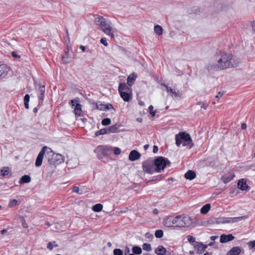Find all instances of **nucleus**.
Listing matches in <instances>:
<instances>
[{
    "label": "nucleus",
    "mask_w": 255,
    "mask_h": 255,
    "mask_svg": "<svg viewBox=\"0 0 255 255\" xmlns=\"http://www.w3.org/2000/svg\"><path fill=\"white\" fill-rule=\"evenodd\" d=\"M121 97L125 102H128L131 98V94L126 92H121L119 93Z\"/></svg>",
    "instance_id": "412c9836"
},
{
    "label": "nucleus",
    "mask_w": 255,
    "mask_h": 255,
    "mask_svg": "<svg viewBox=\"0 0 255 255\" xmlns=\"http://www.w3.org/2000/svg\"><path fill=\"white\" fill-rule=\"evenodd\" d=\"M240 62L239 58L232 54L217 52L211 59L207 69L209 71H218L235 68L238 66Z\"/></svg>",
    "instance_id": "f257e3e1"
},
{
    "label": "nucleus",
    "mask_w": 255,
    "mask_h": 255,
    "mask_svg": "<svg viewBox=\"0 0 255 255\" xmlns=\"http://www.w3.org/2000/svg\"><path fill=\"white\" fill-rule=\"evenodd\" d=\"M114 107L113 106V105L111 104H106V107H105V111L106 110H110V109H113Z\"/></svg>",
    "instance_id": "4d7b16f0"
},
{
    "label": "nucleus",
    "mask_w": 255,
    "mask_h": 255,
    "mask_svg": "<svg viewBox=\"0 0 255 255\" xmlns=\"http://www.w3.org/2000/svg\"><path fill=\"white\" fill-rule=\"evenodd\" d=\"M143 171L147 173L152 174L155 171L154 161L152 159H148L142 163Z\"/></svg>",
    "instance_id": "0eeeda50"
},
{
    "label": "nucleus",
    "mask_w": 255,
    "mask_h": 255,
    "mask_svg": "<svg viewBox=\"0 0 255 255\" xmlns=\"http://www.w3.org/2000/svg\"><path fill=\"white\" fill-rule=\"evenodd\" d=\"M46 158L49 165L60 164L63 163L65 160L64 157L62 155L59 153L55 154L51 150L47 152Z\"/></svg>",
    "instance_id": "39448f33"
},
{
    "label": "nucleus",
    "mask_w": 255,
    "mask_h": 255,
    "mask_svg": "<svg viewBox=\"0 0 255 255\" xmlns=\"http://www.w3.org/2000/svg\"><path fill=\"white\" fill-rule=\"evenodd\" d=\"M97 149L104 156H110L113 153V147L110 145H99Z\"/></svg>",
    "instance_id": "6e6552de"
},
{
    "label": "nucleus",
    "mask_w": 255,
    "mask_h": 255,
    "mask_svg": "<svg viewBox=\"0 0 255 255\" xmlns=\"http://www.w3.org/2000/svg\"><path fill=\"white\" fill-rule=\"evenodd\" d=\"M29 96L28 94H26L24 97V106L25 108L26 109H29V104L28 103L29 102Z\"/></svg>",
    "instance_id": "f704fd0d"
},
{
    "label": "nucleus",
    "mask_w": 255,
    "mask_h": 255,
    "mask_svg": "<svg viewBox=\"0 0 255 255\" xmlns=\"http://www.w3.org/2000/svg\"><path fill=\"white\" fill-rule=\"evenodd\" d=\"M114 255H123V252L119 249H116L113 251Z\"/></svg>",
    "instance_id": "37998d69"
},
{
    "label": "nucleus",
    "mask_w": 255,
    "mask_h": 255,
    "mask_svg": "<svg viewBox=\"0 0 255 255\" xmlns=\"http://www.w3.org/2000/svg\"><path fill=\"white\" fill-rule=\"evenodd\" d=\"M119 126L117 124H115V125L110 126L108 128H106L107 129V132L108 134L111 133H116L118 132V128Z\"/></svg>",
    "instance_id": "b1692460"
},
{
    "label": "nucleus",
    "mask_w": 255,
    "mask_h": 255,
    "mask_svg": "<svg viewBox=\"0 0 255 255\" xmlns=\"http://www.w3.org/2000/svg\"><path fill=\"white\" fill-rule=\"evenodd\" d=\"M173 221V216H168L163 219L162 223L166 227L171 228Z\"/></svg>",
    "instance_id": "ddd939ff"
},
{
    "label": "nucleus",
    "mask_w": 255,
    "mask_h": 255,
    "mask_svg": "<svg viewBox=\"0 0 255 255\" xmlns=\"http://www.w3.org/2000/svg\"><path fill=\"white\" fill-rule=\"evenodd\" d=\"M243 217H234V218H230V217H224L223 218V221H221L220 222H222V224L225 223H235L239 222L243 219Z\"/></svg>",
    "instance_id": "f8f14e48"
},
{
    "label": "nucleus",
    "mask_w": 255,
    "mask_h": 255,
    "mask_svg": "<svg viewBox=\"0 0 255 255\" xmlns=\"http://www.w3.org/2000/svg\"><path fill=\"white\" fill-rule=\"evenodd\" d=\"M242 251L241 248L239 247H234L227 252V255H239Z\"/></svg>",
    "instance_id": "f3484780"
},
{
    "label": "nucleus",
    "mask_w": 255,
    "mask_h": 255,
    "mask_svg": "<svg viewBox=\"0 0 255 255\" xmlns=\"http://www.w3.org/2000/svg\"><path fill=\"white\" fill-rule=\"evenodd\" d=\"M95 23L99 29L112 38L115 36L116 29L111 26V23L103 16L98 15L95 18Z\"/></svg>",
    "instance_id": "f03ea898"
},
{
    "label": "nucleus",
    "mask_w": 255,
    "mask_h": 255,
    "mask_svg": "<svg viewBox=\"0 0 255 255\" xmlns=\"http://www.w3.org/2000/svg\"><path fill=\"white\" fill-rule=\"evenodd\" d=\"M105 134H108L107 132V128H102L99 130L95 132V135L96 136H99L100 135H103Z\"/></svg>",
    "instance_id": "c9c22d12"
},
{
    "label": "nucleus",
    "mask_w": 255,
    "mask_h": 255,
    "mask_svg": "<svg viewBox=\"0 0 255 255\" xmlns=\"http://www.w3.org/2000/svg\"><path fill=\"white\" fill-rule=\"evenodd\" d=\"M47 148L46 146L43 147L41 151L39 152L35 161V165L36 167L40 166L42 163V160L44 154L45 153L46 149Z\"/></svg>",
    "instance_id": "9d476101"
},
{
    "label": "nucleus",
    "mask_w": 255,
    "mask_h": 255,
    "mask_svg": "<svg viewBox=\"0 0 255 255\" xmlns=\"http://www.w3.org/2000/svg\"><path fill=\"white\" fill-rule=\"evenodd\" d=\"M10 172V170L9 167H4L2 169L0 170V175L3 177H5L7 176Z\"/></svg>",
    "instance_id": "c756f323"
},
{
    "label": "nucleus",
    "mask_w": 255,
    "mask_h": 255,
    "mask_svg": "<svg viewBox=\"0 0 255 255\" xmlns=\"http://www.w3.org/2000/svg\"><path fill=\"white\" fill-rule=\"evenodd\" d=\"M54 246L56 247L58 246V245L56 244V242L55 241H54L53 242H49L47 245V248L49 250H52L53 249Z\"/></svg>",
    "instance_id": "a19ab883"
},
{
    "label": "nucleus",
    "mask_w": 255,
    "mask_h": 255,
    "mask_svg": "<svg viewBox=\"0 0 255 255\" xmlns=\"http://www.w3.org/2000/svg\"><path fill=\"white\" fill-rule=\"evenodd\" d=\"M158 149V147L156 145H154L153 147V152L154 153H157Z\"/></svg>",
    "instance_id": "bf43d9fd"
},
{
    "label": "nucleus",
    "mask_w": 255,
    "mask_h": 255,
    "mask_svg": "<svg viewBox=\"0 0 255 255\" xmlns=\"http://www.w3.org/2000/svg\"><path fill=\"white\" fill-rule=\"evenodd\" d=\"M155 166V172L160 173L163 171L166 167H169L171 165L170 161L163 156H158L154 160Z\"/></svg>",
    "instance_id": "20e7f679"
},
{
    "label": "nucleus",
    "mask_w": 255,
    "mask_h": 255,
    "mask_svg": "<svg viewBox=\"0 0 255 255\" xmlns=\"http://www.w3.org/2000/svg\"><path fill=\"white\" fill-rule=\"evenodd\" d=\"M8 69L4 65H0V77L3 78L7 75Z\"/></svg>",
    "instance_id": "4be33fe9"
},
{
    "label": "nucleus",
    "mask_w": 255,
    "mask_h": 255,
    "mask_svg": "<svg viewBox=\"0 0 255 255\" xmlns=\"http://www.w3.org/2000/svg\"><path fill=\"white\" fill-rule=\"evenodd\" d=\"M72 191L73 192H75V193H78L79 194H82V192H79V188L78 186H73L72 188Z\"/></svg>",
    "instance_id": "de8ad7c7"
},
{
    "label": "nucleus",
    "mask_w": 255,
    "mask_h": 255,
    "mask_svg": "<svg viewBox=\"0 0 255 255\" xmlns=\"http://www.w3.org/2000/svg\"><path fill=\"white\" fill-rule=\"evenodd\" d=\"M163 236V232L161 230H157L155 232V236L157 238H161Z\"/></svg>",
    "instance_id": "4c0bfd02"
},
{
    "label": "nucleus",
    "mask_w": 255,
    "mask_h": 255,
    "mask_svg": "<svg viewBox=\"0 0 255 255\" xmlns=\"http://www.w3.org/2000/svg\"><path fill=\"white\" fill-rule=\"evenodd\" d=\"M142 249L146 251H150L151 250V246L149 244L144 243L142 245Z\"/></svg>",
    "instance_id": "ea45409f"
},
{
    "label": "nucleus",
    "mask_w": 255,
    "mask_h": 255,
    "mask_svg": "<svg viewBox=\"0 0 255 255\" xmlns=\"http://www.w3.org/2000/svg\"><path fill=\"white\" fill-rule=\"evenodd\" d=\"M39 105L41 104L44 100V94L45 92V87L44 85H41L39 87Z\"/></svg>",
    "instance_id": "dca6fc26"
},
{
    "label": "nucleus",
    "mask_w": 255,
    "mask_h": 255,
    "mask_svg": "<svg viewBox=\"0 0 255 255\" xmlns=\"http://www.w3.org/2000/svg\"><path fill=\"white\" fill-rule=\"evenodd\" d=\"M79 48L82 50L83 52H84L86 50V47L83 45H80Z\"/></svg>",
    "instance_id": "774afa93"
},
{
    "label": "nucleus",
    "mask_w": 255,
    "mask_h": 255,
    "mask_svg": "<svg viewBox=\"0 0 255 255\" xmlns=\"http://www.w3.org/2000/svg\"><path fill=\"white\" fill-rule=\"evenodd\" d=\"M137 75L134 73H132L129 75L127 79V84L129 87L131 86L134 84Z\"/></svg>",
    "instance_id": "6ab92c4d"
},
{
    "label": "nucleus",
    "mask_w": 255,
    "mask_h": 255,
    "mask_svg": "<svg viewBox=\"0 0 255 255\" xmlns=\"http://www.w3.org/2000/svg\"><path fill=\"white\" fill-rule=\"evenodd\" d=\"M241 128L243 129H245L247 128V125L245 123H243L241 125Z\"/></svg>",
    "instance_id": "69168bd1"
},
{
    "label": "nucleus",
    "mask_w": 255,
    "mask_h": 255,
    "mask_svg": "<svg viewBox=\"0 0 255 255\" xmlns=\"http://www.w3.org/2000/svg\"><path fill=\"white\" fill-rule=\"evenodd\" d=\"M96 106V109L100 110L101 111H105L106 105L102 103H95Z\"/></svg>",
    "instance_id": "e433bc0d"
},
{
    "label": "nucleus",
    "mask_w": 255,
    "mask_h": 255,
    "mask_svg": "<svg viewBox=\"0 0 255 255\" xmlns=\"http://www.w3.org/2000/svg\"><path fill=\"white\" fill-rule=\"evenodd\" d=\"M7 229H4L0 231V234L3 235V234L7 233Z\"/></svg>",
    "instance_id": "e2e57ef3"
},
{
    "label": "nucleus",
    "mask_w": 255,
    "mask_h": 255,
    "mask_svg": "<svg viewBox=\"0 0 255 255\" xmlns=\"http://www.w3.org/2000/svg\"><path fill=\"white\" fill-rule=\"evenodd\" d=\"M177 219L176 228L181 229L188 227L191 224L190 217L186 214H181L176 216Z\"/></svg>",
    "instance_id": "423d86ee"
},
{
    "label": "nucleus",
    "mask_w": 255,
    "mask_h": 255,
    "mask_svg": "<svg viewBox=\"0 0 255 255\" xmlns=\"http://www.w3.org/2000/svg\"><path fill=\"white\" fill-rule=\"evenodd\" d=\"M145 237L148 239L152 240L153 238V236L149 233H146L145 235Z\"/></svg>",
    "instance_id": "603ef678"
},
{
    "label": "nucleus",
    "mask_w": 255,
    "mask_h": 255,
    "mask_svg": "<svg viewBox=\"0 0 255 255\" xmlns=\"http://www.w3.org/2000/svg\"><path fill=\"white\" fill-rule=\"evenodd\" d=\"M250 246L255 249V241H251L249 243Z\"/></svg>",
    "instance_id": "13d9d810"
},
{
    "label": "nucleus",
    "mask_w": 255,
    "mask_h": 255,
    "mask_svg": "<svg viewBox=\"0 0 255 255\" xmlns=\"http://www.w3.org/2000/svg\"><path fill=\"white\" fill-rule=\"evenodd\" d=\"M153 107L152 105H150L148 107V110L149 111L150 114L151 115V116L153 117L155 116L156 114V111H153Z\"/></svg>",
    "instance_id": "a18cd8bd"
},
{
    "label": "nucleus",
    "mask_w": 255,
    "mask_h": 255,
    "mask_svg": "<svg viewBox=\"0 0 255 255\" xmlns=\"http://www.w3.org/2000/svg\"><path fill=\"white\" fill-rule=\"evenodd\" d=\"M218 238V236H211L210 239L211 241H215L216 239Z\"/></svg>",
    "instance_id": "338daca9"
},
{
    "label": "nucleus",
    "mask_w": 255,
    "mask_h": 255,
    "mask_svg": "<svg viewBox=\"0 0 255 255\" xmlns=\"http://www.w3.org/2000/svg\"><path fill=\"white\" fill-rule=\"evenodd\" d=\"M175 141L176 145L179 147L183 141L182 145L183 146H188L189 148H191L193 143L191 137L189 133L185 132H180L178 134L175 135Z\"/></svg>",
    "instance_id": "7ed1b4c3"
},
{
    "label": "nucleus",
    "mask_w": 255,
    "mask_h": 255,
    "mask_svg": "<svg viewBox=\"0 0 255 255\" xmlns=\"http://www.w3.org/2000/svg\"><path fill=\"white\" fill-rule=\"evenodd\" d=\"M196 173L191 170H189L184 175L185 178L186 179L192 180L196 177Z\"/></svg>",
    "instance_id": "aec40b11"
},
{
    "label": "nucleus",
    "mask_w": 255,
    "mask_h": 255,
    "mask_svg": "<svg viewBox=\"0 0 255 255\" xmlns=\"http://www.w3.org/2000/svg\"><path fill=\"white\" fill-rule=\"evenodd\" d=\"M208 105L206 104H203L202 106H201V108H203L204 109L206 110L207 109V107H208Z\"/></svg>",
    "instance_id": "0e129e2a"
},
{
    "label": "nucleus",
    "mask_w": 255,
    "mask_h": 255,
    "mask_svg": "<svg viewBox=\"0 0 255 255\" xmlns=\"http://www.w3.org/2000/svg\"><path fill=\"white\" fill-rule=\"evenodd\" d=\"M170 95L173 98H179L180 99L182 98L181 93L179 90L175 91L173 90L172 92L170 94Z\"/></svg>",
    "instance_id": "7c9ffc66"
},
{
    "label": "nucleus",
    "mask_w": 255,
    "mask_h": 255,
    "mask_svg": "<svg viewBox=\"0 0 255 255\" xmlns=\"http://www.w3.org/2000/svg\"><path fill=\"white\" fill-rule=\"evenodd\" d=\"M62 60L64 64H67L71 62V59L69 56V52H66L62 57Z\"/></svg>",
    "instance_id": "bb28decb"
},
{
    "label": "nucleus",
    "mask_w": 255,
    "mask_h": 255,
    "mask_svg": "<svg viewBox=\"0 0 255 255\" xmlns=\"http://www.w3.org/2000/svg\"><path fill=\"white\" fill-rule=\"evenodd\" d=\"M211 208V205L210 204H207L204 205L200 210V212L202 214H207Z\"/></svg>",
    "instance_id": "c85d7f7f"
},
{
    "label": "nucleus",
    "mask_w": 255,
    "mask_h": 255,
    "mask_svg": "<svg viewBox=\"0 0 255 255\" xmlns=\"http://www.w3.org/2000/svg\"><path fill=\"white\" fill-rule=\"evenodd\" d=\"M103 205L101 204H97L93 206L92 209L94 211L96 212H100L102 210Z\"/></svg>",
    "instance_id": "72a5a7b5"
},
{
    "label": "nucleus",
    "mask_w": 255,
    "mask_h": 255,
    "mask_svg": "<svg viewBox=\"0 0 255 255\" xmlns=\"http://www.w3.org/2000/svg\"><path fill=\"white\" fill-rule=\"evenodd\" d=\"M154 31L158 35H160L162 34L163 29L162 27L159 25H156L154 26Z\"/></svg>",
    "instance_id": "473e14b6"
},
{
    "label": "nucleus",
    "mask_w": 255,
    "mask_h": 255,
    "mask_svg": "<svg viewBox=\"0 0 255 255\" xmlns=\"http://www.w3.org/2000/svg\"><path fill=\"white\" fill-rule=\"evenodd\" d=\"M196 253L198 254H202L206 250L208 247L207 245H204L202 243L196 242L193 244Z\"/></svg>",
    "instance_id": "1a4fd4ad"
},
{
    "label": "nucleus",
    "mask_w": 255,
    "mask_h": 255,
    "mask_svg": "<svg viewBox=\"0 0 255 255\" xmlns=\"http://www.w3.org/2000/svg\"><path fill=\"white\" fill-rule=\"evenodd\" d=\"M173 220L174 221L172 222V227L173 228H176L177 225V219H176V216L173 217Z\"/></svg>",
    "instance_id": "6e6d98bb"
},
{
    "label": "nucleus",
    "mask_w": 255,
    "mask_h": 255,
    "mask_svg": "<svg viewBox=\"0 0 255 255\" xmlns=\"http://www.w3.org/2000/svg\"><path fill=\"white\" fill-rule=\"evenodd\" d=\"M82 106L79 103H77L74 109V113L76 115L79 116H83V111L82 110Z\"/></svg>",
    "instance_id": "5701e85b"
},
{
    "label": "nucleus",
    "mask_w": 255,
    "mask_h": 255,
    "mask_svg": "<svg viewBox=\"0 0 255 255\" xmlns=\"http://www.w3.org/2000/svg\"><path fill=\"white\" fill-rule=\"evenodd\" d=\"M12 55L13 57L15 58H20V56L16 54V53L14 51H13L12 53Z\"/></svg>",
    "instance_id": "052dcab7"
},
{
    "label": "nucleus",
    "mask_w": 255,
    "mask_h": 255,
    "mask_svg": "<svg viewBox=\"0 0 255 255\" xmlns=\"http://www.w3.org/2000/svg\"><path fill=\"white\" fill-rule=\"evenodd\" d=\"M161 175H158L156 177H154L151 180H149L148 182L153 181L155 180H160L161 179Z\"/></svg>",
    "instance_id": "3c124183"
},
{
    "label": "nucleus",
    "mask_w": 255,
    "mask_h": 255,
    "mask_svg": "<svg viewBox=\"0 0 255 255\" xmlns=\"http://www.w3.org/2000/svg\"><path fill=\"white\" fill-rule=\"evenodd\" d=\"M161 85L163 86H164L165 87L166 91L167 92L169 93V94L171 92H172V91H173V89H172L171 88L169 87L168 86H167L165 84H162Z\"/></svg>",
    "instance_id": "09e8293b"
},
{
    "label": "nucleus",
    "mask_w": 255,
    "mask_h": 255,
    "mask_svg": "<svg viewBox=\"0 0 255 255\" xmlns=\"http://www.w3.org/2000/svg\"><path fill=\"white\" fill-rule=\"evenodd\" d=\"M130 88L129 86H127L126 83H121L119 84L118 90L119 92H125L124 91H127Z\"/></svg>",
    "instance_id": "cd10ccee"
},
{
    "label": "nucleus",
    "mask_w": 255,
    "mask_h": 255,
    "mask_svg": "<svg viewBox=\"0 0 255 255\" xmlns=\"http://www.w3.org/2000/svg\"><path fill=\"white\" fill-rule=\"evenodd\" d=\"M102 125L103 126H108L111 124V120L109 118H105L102 121Z\"/></svg>",
    "instance_id": "58836bf2"
},
{
    "label": "nucleus",
    "mask_w": 255,
    "mask_h": 255,
    "mask_svg": "<svg viewBox=\"0 0 255 255\" xmlns=\"http://www.w3.org/2000/svg\"><path fill=\"white\" fill-rule=\"evenodd\" d=\"M166 250L163 246H158L155 250V253L158 255H164Z\"/></svg>",
    "instance_id": "a878e982"
},
{
    "label": "nucleus",
    "mask_w": 255,
    "mask_h": 255,
    "mask_svg": "<svg viewBox=\"0 0 255 255\" xmlns=\"http://www.w3.org/2000/svg\"><path fill=\"white\" fill-rule=\"evenodd\" d=\"M223 218H215L213 222L216 223L217 224H220V223L222 224V222H220L223 221Z\"/></svg>",
    "instance_id": "5fc2aeb1"
},
{
    "label": "nucleus",
    "mask_w": 255,
    "mask_h": 255,
    "mask_svg": "<svg viewBox=\"0 0 255 255\" xmlns=\"http://www.w3.org/2000/svg\"><path fill=\"white\" fill-rule=\"evenodd\" d=\"M100 42L101 43H102L103 45H104L106 46H107L108 45V43L107 42V39L105 37H103L101 39Z\"/></svg>",
    "instance_id": "8fccbe9b"
},
{
    "label": "nucleus",
    "mask_w": 255,
    "mask_h": 255,
    "mask_svg": "<svg viewBox=\"0 0 255 255\" xmlns=\"http://www.w3.org/2000/svg\"><path fill=\"white\" fill-rule=\"evenodd\" d=\"M18 203V201L16 199H12L10 201L8 204L9 207H12L16 206Z\"/></svg>",
    "instance_id": "79ce46f5"
},
{
    "label": "nucleus",
    "mask_w": 255,
    "mask_h": 255,
    "mask_svg": "<svg viewBox=\"0 0 255 255\" xmlns=\"http://www.w3.org/2000/svg\"><path fill=\"white\" fill-rule=\"evenodd\" d=\"M140 156L141 155L138 151L135 150H132L129 154L128 159L129 160L133 161L139 159Z\"/></svg>",
    "instance_id": "9b49d317"
},
{
    "label": "nucleus",
    "mask_w": 255,
    "mask_h": 255,
    "mask_svg": "<svg viewBox=\"0 0 255 255\" xmlns=\"http://www.w3.org/2000/svg\"><path fill=\"white\" fill-rule=\"evenodd\" d=\"M238 187L242 191L248 190L250 188L244 179H241L238 181Z\"/></svg>",
    "instance_id": "4468645a"
},
{
    "label": "nucleus",
    "mask_w": 255,
    "mask_h": 255,
    "mask_svg": "<svg viewBox=\"0 0 255 255\" xmlns=\"http://www.w3.org/2000/svg\"><path fill=\"white\" fill-rule=\"evenodd\" d=\"M31 181V178L29 175H24L22 176L19 180L20 184L28 183Z\"/></svg>",
    "instance_id": "393cba45"
},
{
    "label": "nucleus",
    "mask_w": 255,
    "mask_h": 255,
    "mask_svg": "<svg viewBox=\"0 0 255 255\" xmlns=\"http://www.w3.org/2000/svg\"><path fill=\"white\" fill-rule=\"evenodd\" d=\"M234 238V236L232 234H223L220 236V241L222 243H225L232 241Z\"/></svg>",
    "instance_id": "2eb2a0df"
},
{
    "label": "nucleus",
    "mask_w": 255,
    "mask_h": 255,
    "mask_svg": "<svg viewBox=\"0 0 255 255\" xmlns=\"http://www.w3.org/2000/svg\"><path fill=\"white\" fill-rule=\"evenodd\" d=\"M132 252L135 255H140L142 253V250L140 247L134 246L132 248Z\"/></svg>",
    "instance_id": "2f4dec72"
},
{
    "label": "nucleus",
    "mask_w": 255,
    "mask_h": 255,
    "mask_svg": "<svg viewBox=\"0 0 255 255\" xmlns=\"http://www.w3.org/2000/svg\"><path fill=\"white\" fill-rule=\"evenodd\" d=\"M235 177V175L234 173H229L228 174H226L223 175L222 177V180L224 183H228L230 181H231L232 179H233Z\"/></svg>",
    "instance_id": "a211bd4d"
},
{
    "label": "nucleus",
    "mask_w": 255,
    "mask_h": 255,
    "mask_svg": "<svg viewBox=\"0 0 255 255\" xmlns=\"http://www.w3.org/2000/svg\"><path fill=\"white\" fill-rule=\"evenodd\" d=\"M188 241L190 243H193V244H195L197 242H196V239L195 237L191 236H187Z\"/></svg>",
    "instance_id": "c03bdc74"
},
{
    "label": "nucleus",
    "mask_w": 255,
    "mask_h": 255,
    "mask_svg": "<svg viewBox=\"0 0 255 255\" xmlns=\"http://www.w3.org/2000/svg\"><path fill=\"white\" fill-rule=\"evenodd\" d=\"M113 152H114L116 155H119L121 154V150L119 147H113Z\"/></svg>",
    "instance_id": "49530a36"
},
{
    "label": "nucleus",
    "mask_w": 255,
    "mask_h": 255,
    "mask_svg": "<svg viewBox=\"0 0 255 255\" xmlns=\"http://www.w3.org/2000/svg\"><path fill=\"white\" fill-rule=\"evenodd\" d=\"M224 94V92L221 93V92H219L218 93V95L216 96V98H219L220 97H222Z\"/></svg>",
    "instance_id": "680f3d73"
},
{
    "label": "nucleus",
    "mask_w": 255,
    "mask_h": 255,
    "mask_svg": "<svg viewBox=\"0 0 255 255\" xmlns=\"http://www.w3.org/2000/svg\"><path fill=\"white\" fill-rule=\"evenodd\" d=\"M124 253H125V255H129V254H131L130 253L129 248L128 246H126L125 247Z\"/></svg>",
    "instance_id": "864d4df0"
}]
</instances>
